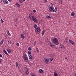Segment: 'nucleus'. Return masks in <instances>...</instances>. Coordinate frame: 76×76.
<instances>
[{"mask_svg": "<svg viewBox=\"0 0 76 76\" xmlns=\"http://www.w3.org/2000/svg\"><path fill=\"white\" fill-rule=\"evenodd\" d=\"M52 42L53 44H54L56 45H58L59 44L58 40V39L56 38H54L53 39Z\"/></svg>", "mask_w": 76, "mask_h": 76, "instance_id": "f257e3e1", "label": "nucleus"}, {"mask_svg": "<svg viewBox=\"0 0 76 76\" xmlns=\"http://www.w3.org/2000/svg\"><path fill=\"white\" fill-rule=\"evenodd\" d=\"M35 31L36 33H37L38 34L40 33L41 32V28L39 27H37L35 28Z\"/></svg>", "mask_w": 76, "mask_h": 76, "instance_id": "f03ea898", "label": "nucleus"}, {"mask_svg": "<svg viewBox=\"0 0 76 76\" xmlns=\"http://www.w3.org/2000/svg\"><path fill=\"white\" fill-rule=\"evenodd\" d=\"M23 57L24 61H25L26 62H28V57L27 56V55H26V54H24L23 55Z\"/></svg>", "mask_w": 76, "mask_h": 76, "instance_id": "7ed1b4c3", "label": "nucleus"}, {"mask_svg": "<svg viewBox=\"0 0 76 76\" xmlns=\"http://www.w3.org/2000/svg\"><path fill=\"white\" fill-rule=\"evenodd\" d=\"M31 18L33 22H35V23H38V20H37V19L35 17L32 16L31 17Z\"/></svg>", "mask_w": 76, "mask_h": 76, "instance_id": "20e7f679", "label": "nucleus"}, {"mask_svg": "<svg viewBox=\"0 0 76 76\" xmlns=\"http://www.w3.org/2000/svg\"><path fill=\"white\" fill-rule=\"evenodd\" d=\"M53 10H54V7H53L51 6L49 7L48 10L49 12H50V13L53 12L52 11H53Z\"/></svg>", "mask_w": 76, "mask_h": 76, "instance_id": "39448f33", "label": "nucleus"}, {"mask_svg": "<svg viewBox=\"0 0 76 76\" xmlns=\"http://www.w3.org/2000/svg\"><path fill=\"white\" fill-rule=\"evenodd\" d=\"M50 46L52 47V48H56V45H55L53 43L50 42Z\"/></svg>", "mask_w": 76, "mask_h": 76, "instance_id": "423d86ee", "label": "nucleus"}, {"mask_svg": "<svg viewBox=\"0 0 76 76\" xmlns=\"http://www.w3.org/2000/svg\"><path fill=\"white\" fill-rule=\"evenodd\" d=\"M43 61L44 63L45 64H47V63H48V61H49V60L48 59V58H45L44 59Z\"/></svg>", "mask_w": 76, "mask_h": 76, "instance_id": "0eeeda50", "label": "nucleus"}, {"mask_svg": "<svg viewBox=\"0 0 76 76\" xmlns=\"http://www.w3.org/2000/svg\"><path fill=\"white\" fill-rule=\"evenodd\" d=\"M2 1L5 4H7L9 3V2L7 0H2Z\"/></svg>", "mask_w": 76, "mask_h": 76, "instance_id": "6e6552de", "label": "nucleus"}, {"mask_svg": "<svg viewBox=\"0 0 76 76\" xmlns=\"http://www.w3.org/2000/svg\"><path fill=\"white\" fill-rule=\"evenodd\" d=\"M46 17L47 18H48V19H50V18H52L51 16L50 15H47L46 16Z\"/></svg>", "mask_w": 76, "mask_h": 76, "instance_id": "1a4fd4ad", "label": "nucleus"}, {"mask_svg": "<svg viewBox=\"0 0 76 76\" xmlns=\"http://www.w3.org/2000/svg\"><path fill=\"white\" fill-rule=\"evenodd\" d=\"M21 37L22 39H25V35H24L23 34H21Z\"/></svg>", "mask_w": 76, "mask_h": 76, "instance_id": "9d476101", "label": "nucleus"}, {"mask_svg": "<svg viewBox=\"0 0 76 76\" xmlns=\"http://www.w3.org/2000/svg\"><path fill=\"white\" fill-rule=\"evenodd\" d=\"M57 11V8L55 7V8L54 10H53V12H56Z\"/></svg>", "mask_w": 76, "mask_h": 76, "instance_id": "9b49d317", "label": "nucleus"}, {"mask_svg": "<svg viewBox=\"0 0 76 76\" xmlns=\"http://www.w3.org/2000/svg\"><path fill=\"white\" fill-rule=\"evenodd\" d=\"M53 73L54 76H58L57 73L56 72H54Z\"/></svg>", "mask_w": 76, "mask_h": 76, "instance_id": "f8f14e48", "label": "nucleus"}, {"mask_svg": "<svg viewBox=\"0 0 76 76\" xmlns=\"http://www.w3.org/2000/svg\"><path fill=\"white\" fill-rule=\"evenodd\" d=\"M39 73H42L43 72V70L42 69H40L39 70Z\"/></svg>", "mask_w": 76, "mask_h": 76, "instance_id": "ddd939ff", "label": "nucleus"}, {"mask_svg": "<svg viewBox=\"0 0 76 76\" xmlns=\"http://www.w3.org/2000/svg\"><path fill=\"white\" fill-rule=\"evenodd\" d=\"M50 59V62H51L53 60H54V59L52 58H49Z\"/></svg>", "mask_w": 76, "mask_h": 76, "instance_id": "4468645a", "label": "nucleus"}, {"mask_svg": "<svg viewBox=\"0 0 76 76\" xmlns=\"http://www.w3.org/2000/svg\"><path fill=\"white\" fill-rule=\"evenodd\" d=\"M60 48H64V46H63V45H62L61 44H60Z\"/></svg>", "mask_w": 76, "mask_h": 76, "instance_id": "2eb2a0df", "label": "nucleus"}, {"mask_svg": "<svg viewBox=\"0 0 76 76\" xmlns=\"http://www.w3.org/2000/svg\"><path fill=\"white\" fill-rule=\"evenodd\" d=\"M4 41V39H2L0 43V45L3 44V42Z\"/></svg>", "mask_w": 76, "mask_h": 76, "instance_id": "dca6fc26", "label": "nucleus"}, {"mask_svg": "<svg viewBox=\"0 0 76 76\" xmlns=\"http://www.w3.org/2000/svg\"><path fill=\"white\" fill-rule=\"evenodd\" d=\"M26 0H19V2L20 3H22L23 2V1H25Z\"/></svg>", "mask_w": 76, "mask_h": 76, "instance_id": "f3484780", "label": "nucleus"}, {"mask_svg": "<svg viewBox=\"0 0 76 76\" xmlns=\"http://www.w3.org/2000/svg\"><path fill=\"white\" fill-rule=\"evenodd\" d=\"M29 58L30 60H32L33 58L32 56V55H30L29 56Z\"/></svg>", "mask_w": 76, "mask_h": 76, "instance_id": "a211bd4d", "label": "nucleus"}, {"mask_svg": "<svg viewBox=\"0 0 76 76\" xmlns=\"http://www.w3.org/2000/svg\"><path fill=\"white\" fill-rule=\"evenodd\" d=\"M45 31H44V30H43L42 31V36L44 35V33H45Z\"/></svg>", "mask_w": 76, "mask_h": 76, "instance_id": "6ab92c4d", "label": "nucleus"}, {"mask_svg": "<svg viewBox=\"0 0 76 76\" xmlns=\"http://www.w3.org/2000/svg\"><path fill=\"white\" fill-rule=\"evenodd\" d=\"M3 50L5 54L7 55H8V53H7L6 52V50H5L4 49Z\"/></svg>", "mask_w": 76, "mask_h": 76, "instance_id": "aec40b11", "label": "nucleus"}, {"mask_svg": "<svg viewBox=\"0 0 76 76\" xmlns=\"http://www.w3.org/2000/svg\"><path fill=\"white\" fill-rule=\"evenodd\" d=\"M7 51L8 53H11L12 52V50L10 49H7Z\"/></svg>", "mask_w": 76, "mask_h": 76, "instance_id": "412c9836", "label": "nucleus"}, {"mask_svg": "<svg viewBox=\"0 0 76 76\" xmlns=\"http://www.w3.org/2000/svg\"><path fill=\"white\" fill-rule=\"evenodd\" d=\"M31 76H36V75L34 73H31Z\"/></svg>", "mask_w": 76, "mask_h": 76, "instance_id": "4be33fe9", "label": "nucleus"}, {"mask_svg": "<svg viewBox=\"0 0 76 76\" xmlns=\"http://www.w3.org/2000/svg\"><path fill=\"white\" fill-rule=\"evenodd\" d=\"M16 65L17 67H19V64L18 63L16 62Z\"/></svg>", "mask_w": 76, "mask_h": 76, "instance_id": "5701e85b", "label": "nucleus"}, {"mask_svg": "<svg viewBox=\"0 0 76 76\" xmlns=\"http://www.w3.org/2000/svg\"><path fill=\"white\" fill-rule=\"evenodd\" d=\"M25 73H26V75H28L29 74V72H28V71H26L25 72Z\"/></svg>", "mask_w": 76, "mask_h": 76, "instance_id": "b1692460", "label": "nucleus"}, {"mask_svg": "<svg viewBox=\"0 0 76 76\" xmlns=\"http://www.w3.org/2000/svg\"><path fill=\"white\" fill-rule=\"evenodd\" d=\"M6 32H7V35H10V33L9 32V30H7Z\"/></svg>", "mask_w": 76, "mask_h": 76, "instance_id": "393cba45", "label": "nucleus"}, {"mask_svg": "<svg viewBox=\"0 0 76 76\" xmlns=\"http://www.w3.org/2000/svg\"><path fill=\"white\" fill-rule=\"evenodd\" d=\"M71 15L72 16H75V13L74 12H72L71 13Z\"/></svg>", "mask_w": 76, "mask_h": 76, "instance_id": "a878e982", "label": "nucleus"}, {"mask_svg": "<svg viewBox=\"0 0 76 76\" xmlns=\"http://www.w3.org/2000/svg\"><path fill=\"white\" fill-rule=\"evenodd\" d=\"M4 37H8V36L6 34H4Z\"/></svg>", "mask_w": 76, "mask_h": 76, "instance_id": "bb28decb", "label": "nucleus"}, {"mask_svg": "<svg viewBox=\"0 0 76 76\" xmlns=\"http://www.w3.org/2000/svg\"><path fill=\"white\" fill-rule=\"evenodd\" d=\"M16 5L18 7H20V5H19V4L18 3L16 4Z\"/></svg>", "mask_w": 76, "mask_h": 76, "instance_id": "cd10ccee", "label": "nucleus"}, {"mask_svg": "<svg viewBox=\"0 0 76 76\" xmlns=\"http://www.w3.org/2000/svg\"><path fill=\"white\" fill-rule=\"evenodd\" d=\"M36 51H37V53H39V50H38V49L37 48H36Z\"/></svg>", "mask_w": 76, "mask_h": 76, "instance_id": "c85d7f7f", "label": "nucleus"}, {"mask_svg": "<svg viewBox=\"0 0 76 76\" xmlns=\"http://www.w3.org/2000/svg\"><path fill=\"white\" fill-rule=\"evenodd\" d=\"M28 50L29 51H31V50H32V49L31 48L29 47L28 48Z\"/></svg>", "mask_w": 76, "mask_h": 76, "instance_id": "c756f323", "label": "nucleus"}, {"mask_svg": "<svg viewBox=\"0 0 76 76\" xmlns=\"http://www.w3.org/2000/svg\"><path fill=\"white\" fill-rule=\"evenodd\" d=\"M59 4H62V1H59Z\"/></svg>", "mask_w": 76, "mask_h": 76, "instance_id": "7c9ffc66", "label": "nucleus"}, {"mask_svg": "<svg viewBox=\"0 0 76 76\" xmlns=\"http://www.w3.org/2000/svg\"><path fill=\"white\" fill-rule=\"evenodd\" d=\"M71 44L72 45H75V43L73 42V41H72V42H71Z\"/></svg>", "mask_w": 76, "mask_h": 76, "instance_id": "2f4dec72", "label": "nucleus"}, {"mask_svg": "<svg viewBox=\"0 0 76 76\" xmlns=\"http://www.w3.org/2000/svg\"><path fill=\"white\" fill-rule=\"evenodd\" d=\"M8 44L10 45L11 44V43H12V42H11V41H8Z\"/></svg>", "mask_w": 76, "mask_h": 76, "instance_id": "473e14b6", "label": "nucleus"}, {"mask_svg": "<svg viewBox=\"0 0 76 76\" xmlns=\"http://www.w3.org/2000/svg\"><path fill=\"white\" fill-rule=\"evenodd\" d=\"M37 24H34V28H37Z\"/></svg>", "mask_w": 76, "mask_h": 76, "instance_id": "72a5a7b5", "label": "nucleus"}, {"mask_svg": "<svg viewBox=\"0 0 76 76\" xmlns=\"http://www.w3.org/2000/svg\"><path fill=\"white\" fill-rule=\"evenodd\" d=\"M43 1L45 3H47L48 2V0H43Z\"/></svg>", "mask_w": 76, "mask_h": 76, "instance_id": "f704fd0d", "label": "nucleus"}, {"mask_svg": "<svg viewBox=\"0 0 76 76\" xmlns=\"http://www.w3.org/2000/svg\"><path fill=\"white\" fill-rule=\"evenodd\" d=\"M36 44H37V42L35 41L33 45H34V46H35V45H36Z\"/></svg>", "mask_w": 76, "mask_h": 76, "instance_id": "c9c22d12", "label": "nucleus"}, {"mask_svg": "<svg viewBox=\"0 0 76 76\" xmlns=\"http://www.w3.org/2000/svg\"><path fill=\"white\" fill-rule=\"evenodd\" d=\"M72 40H69V42L70 43H72Z\"/></svg>", "mask_w": 76, "mask_h": 76, "instance_id": "e433bc0d", "label": "nucleus"}, {"mask_svg": "<svg viewBox=\"0 0 76 76\" xmlns=\"http://www.w3.org/2000/svg\"><path fill=\"white\" fill-rule=\"evenodd\" d=\"M16 45L17 46H19V44L18 42L16 43Z\"/></svg>", "mask_w": 76, "mask_h": 76, "instance_id": "4c0bfd02", "label": "nucleus"}, {"mask_svg": "<svg viewBox=\"0 0 76 76\" xmlns=\"http://www.w3.org/2000/svg\"><path fill=\"white\" fill-rule=\"evenodd\" d=\"M28 54H31V51H28Z\"/></svg>", "mask_w": 76, "mask_h": 76, "instance_id": "58836bf2", "label": "nucleus"}, {"mask_svg": "<svg viewBox=\"0 0 76 76\" xmlns=\"http://www.w3.org/2000/svg\"><path fill=\"white\" fill-rule=\"evenodd\" d=\"M1 21L2 23H3V22H4V21H3V19H1Z\"/></svg>", "mask_w": 76, "mask_h": 76, "instance_id": "ea45409f", "label": "nucleus"}, {"mask_svg": "<svg viewBox=\"0 0 76 76\" xmlns=\"http://www.w3.org/2000/svg\"><path fill=\"white\" fill-rule=\"evenodd\" d=\"M33 12L34 13H35V12H36V11L35 10H33Z\"/></svg>", "mask_w": 76, "mask_h": 76, "instance_id": "a19ab883", "label": "nucleus"}, {"mask_svg": "<svg viewBox=\"0 0 76 76\" xmlns=\"http://www.w3.org/2000/svg\"><path fill=\"white\" fill-rule=\"evenodd\" d=\"M0 57H3V56H2V55L0 54Z\"/></svg>", "mask_w": 76, "mask_h": 76, "instance_id": "79ce46f5", "label": "nucleus"}, {"mask_svg": "<svg viewBox=\"0 0 76 76\" xmlns=\"http://www.w3.org/2000/svg\"><path fill=\"white\" fill-rule=\"evenodd\" d=\"M74 76H76V73L74 74Z\"/></svg>", "mask_w": 76, "mask_h": 76, "instance_id": "37998d69", "label": "nucleus"}, {"mask_svg": "<svg viewBox=\"0 0 76 76\" xmlns=\"http://www.w3.org/2000/svg\"><path fill=\"white\" fill-rule=\"evenodd\" d=\"M23 33H24V34H25V35H26V33L25 32V31L23 32Z\"/></svg>", "mask_w": 76, "mask_h": 76, "instance_id": "c03bdc74", "label": "nucleus"}, {"mask_svg": "<svg viewBox=\"0 0 76 76\" xmlns=\"http://www.w3.org/2000/svg\"><path fill=\"white\" fill-rule=\"evenodd\" d=\"M1 61H2V59H0V62H1Z\"/></svg>", "mask_w": 76, "mask_h": 76, "instance_id": "a18cd8bd", "label": "nucleus"}, {"mask_svg": "<svg viewBox=\"0 0 76 76\" xmlns=\"http://www.w3.org/2000/svg\"><path fill=\"white\" fill-rule=\"evenodd\" d=\"M8 1H10L11 2V1H12V0H8Z\"/></svg>", "mask_w": 76, "mask_h": 76, "instance_id": "49530a36", "label": "nucleus"}, {"mask_svg": "<svg viewBox=\"0 0 76 76\" xmlns=\"http://www.w3.org/2000/svg\"><path fill=\"white\" fill-rule=\"evenodd\" d=\"M1 3H2V1H1L0 2Z\"/></svg>", "mask_w": 76, "mask_h": 76, "instance_id": "de8ad7c7", "label": "nucleus"}, {"mask_svg": "<svg viewBox=\"0 0 76 76\" xmlns=\"http://www.w3.org/2000/svg\"><path fill=\"white\" fill-rule=\"evenodd\" d=\"M66 58V59H67V57H66V58Z\"/></svg>", "mask_w": 76, "mask_h": 76, "instance_id": "09e8293b", "label": "nucleus"}, {"mask_svg": "<svg viewBox=\"0 0 76 76\" xmlns=\"http://www.w3.org/2000/svg\"><path fill=\"white\" fill-rule=\"evenodd\" d=\"M51 3V4H52V3Z\"/></svg>", "mask_w": 76, "mask_h": 76, "instance_id": "8fccbe9b", "label": "nucleus"}, {"mask_svg": "<svg viewBox=\"0 0 76 76\" xmlns=\"http://www.w3.org/2000/svg\"><path fill=\"white\" fill-rule=\"evenodd\" d=\"M1 72V71H0V73Z\"/></svg>", "mask_w": 76, "mask_h": 76, "instance_id": "3c124183", "label": "nucleus"}]
</instances>
